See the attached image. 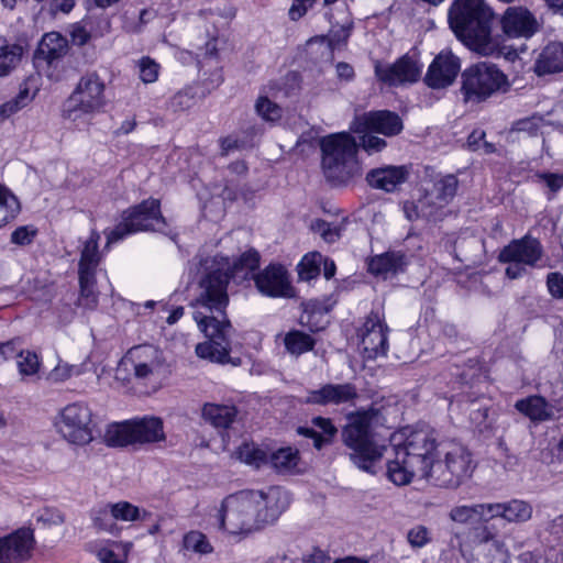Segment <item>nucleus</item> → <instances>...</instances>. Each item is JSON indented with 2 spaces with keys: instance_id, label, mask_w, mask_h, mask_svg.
<instances>
[{
  "instance_id": "1",
  "label": "nucleus",
  "mask_w": 563,
  "mask_h": 563,
  "mask_svg": "<svg viewBox=\"0 0 563 563\" xmlns=\"http://www.w3.org/2000/svg\"><path fill=\"white\" fill-rule=\"evenodd\" d=\"M200 277L195 288L191 307L196 310L194 319L198 328L209 339L199 343L196 353L212 362L239 365L231 360L229 334L232 325L225 316L229 305L228 286L230 282V260L222 255L207 256L200 262Z\"/></svg>"
},
{
  "instance_id": "2",
  "label": "nucleus",
  "mask_w": 563,
  "mask_h": 563,
  "mask_svg": "<svg viewBox=\"0 0 563 563\" xmlns=\"http://www.w3.org/2000/svg\"><path fill=\"white\" fill-rule=\"evenodd\" d=\"M289 504V493L277 486L266 492L241 490L222 501L219 527L232 534H247L274 522Z\"/></svg>"
},
{
  "instance_id": "3",
  "label": "nucleus",
  "mask_w": 563,
  "mask_h": 563,
  "mask_svg": "<svg viewBox=\"0 0 563 563\" xmlns=\"http://www.w3.org/2000/svg\"><path fill=\"white\" fill-rule=\"evenodd\" d=\"M494 20L495 14L484 0H455L449 10V23L456 37L484 56L505 54L500 36L492 34Z\"/></svg>"
},
{
  "instance_id": "4",
  "label": "nucleus",
  "mask_w": 563,
  "mask_h": 563,
  "mask_svg": "<svg viewBox=\"0 0 563 563\" xmlns=\"http://www.w3.org/2000/svg\"><path fill=\"white\" fill-rule=\"evenodd\" d=\"M346 418L347 423L343 427L341 437L350 450L351 462L364 472L376 474V465L387 449L376 432V427L382 423L379 409H361L349 413Z\"/></svg>"
},
{
  "instance_id": "5",
  "label": "nucleus",
  "mask_w": 563,
  "mask_h": 563,
  "mask_svg": "<svg viewBox=\"0 0 563 563\" xmlns=\"http://www.w3.org/2000/svg\"><path fill=\"white\" fill-rule=\"evenodd\" d=\"M358 144L349 133H338L321 141L322 169L328 181L347 185L362 175L356 157Z\"/></svg>"
},
{
  "instance_id": "6",
  "label": "nucleus",
  "mask_w": 563,
  "mask_h": 563,
  "mask_svg": "<svg viewBox=\"0 0 563 563\" xmlns=\"http://www.w3.org/2000/svg\"><path fill=\"white\" fill-rule=\"evenodd\" d=\"M107 104L106 84L97 73L80 77L63 104V118L77 124H89Z\"/></svg>"
},
{
  "instance_id": "7",
  "label": "nucleus",
  "mask_w": 563,
  "mask_h": 563,
  "mask_svg": "<svg viewBox=\"0 0 563 563\" xmlns=\"http://www.w3.org/2000/svg\"><path fill=\"white\" fill-rule=\"evenodd\" d=\"M166 220L161 212L157 199H147L122 213L121 222L112 230L106 231L107 247L123 240L125 236L141 231H157L168 234L165 230Z\"/></svg>"
},
{
  "instance_id": "8",
  "label": "nucleus",
  "mask_w": 563,
  "mask_h": 563,
  "mask_svg": "<svg viewBox=\"0 0 563 563\" xmlns=\"http://www.w3.org/2000/svg\"><path fill=\"white\" fill-rule=\"evenodd\" d=\"M104 440L111 446L161 442L165 440L164 423L154 416L113 423L108 427Z\"/></svg>"
},
{
  "instance_id": "9",
  "label": "nucleus",
  "mask_w": 563,
  "mask_h": 563,
  "mask_svg": "<svg viewBox=\"0 0 563 563\" xmlns=\"http://www.w3.org/2000/svg\"><path fill=\"white\" fill-rule=\"evenodd\" d=\"M164 357L153 345H139L130 349L115 368V379L130 382L132 377L141 382L155 380L162 373Z\"/></svg>"
},
{
  "instance_id": "10",
  "label": "nucleus",
  "mask_w": 563,
  "mask_h": 563,
  "mask_svg": "<svg viewBox=\"0 0 563 563\" xmlns=\"http://www.w3.org/2000/svg\"><path fill=\"white\" fill-rule=\"evenodd\" d=\"M92 411L85 402L65 406L56 420L57 432L69 444L84 446L93 440Z\"/></svg>"
},
{
  "instance_id": "11",
  "label": "nucleus",
  "mask_w": 563,
  "mask_h": 563,
  "mask_svg": "<svg viewBox=\"0 0 563 563\" xmlns=\"http://www.w3.org/2000/svg\"><path fill=\"white\" fill-rule=\"evenodd\" d=\"M462 90L467 101H482L492 95L506 90V75L495 65L478 63L467 68L463 75Z\"/></svg>"
},
{
  "instance_id": "12",
  "label": "nucleus",
  "mask_w": 563,
  "mask_h": 563,
  "mask_svg": "<svg viewBox=\"0 0 563 563\" xmlns=\"http://www.w3.org/2000/svg\"><path fill=\"white\" fill-rule=\"evenodd\" d=\"M428 176L421 183L418 207L426 219H437L439 211L454 198L459 180L451 174Z\"/></svg>"
},
{
  "instance_id": "13",
  "label": "nucleus",
  "mask_w": 563,
  "mask_h": 563,
  "mask_svg": "<svg viewBox=\"0 0 563 563\" xmlns=\"http://www.w3.org/2000/svg\"><path fill=\"white\" fill-rule=\"evenodd\" d=\"M387 332L388 328L380 313L378 311H372L358 332L361 338L360 347L365 358L374 360L387 353Z\"/></svg>"
},
{
  "instance_id": "14",
  "label": "nucleus",
  "mask_w": 563,
  "mask_h": 563,
  "mask_svg": "<svg viewBox=\"0 0 563 563\" xmlns=\"http://www.w3.org/2000/svg\"><path fill=\"white\" fill-rule=\"evenodd\" d=\"M253 277L257 290L264 296L273 298H290L294 296L288 273L282 265H268Z\"/></svg>"
},
{
  "instance_id": "15",
  "label": "nucleus",
  "mask_w": 563,
  "mask_h": 563,
  "mask_svg": "<svg viewBox=\"0 0 563 563\" xmlns=\"http://www.w3.org/2000/svg\"><path fill=\"white\" fill-rule=\"evenodd\" d=\"M461 70L460 58L451 51H441L430 64L424 82L433 89L452 85Z\"/></svg>"
},
{
  "instance_id": "16",
  "label": "nucleus",
  "mask_w": 563,
  "mask_h": 563,
  "mask_svg": "<svg viewBox=\"0 0 563 563\" xmlns=\"http://www.w3.org/2000/svg\"><path fill=\"white\" fill-rule=\"evenodd\" d=\"M421 69V65L408 55L400 57L394 64L376 63L375 65L377 78L390 86L416 82L420 78Z\"/></svg>"
},
{
  "instance_id": "17",
  "label": "nucleus",
  "mask_w": 563,
  "mask_h": 563,
  "mask_svg": "<svg viewBox=\"0 0 563 563\" xmlns=\"http://www.w3.org/2000/svg\"><path fill=\"white\" fill-rule=\"evenodd\" d=\"M357 398V388L351 383L325 384L318 389L309 390L305 402L319 406H340L352 405Z\"/></svg>"
},
{
  "instance_id": "18",
  "label": "nucleus",
  "mask_w": 563,
  "mask_h": 563,
  "mask_svg": "<svg viewBox=\"0 0 563 563\" xmlns=\"http://www.w3.org/2000/svg\"><path fill=\"white\" fill-rule=\"evenodd\" d=\"M34 534L29 528H21L0 539V563H21L31 556Z\"/></svg>"
},
{
  "instance_id": "19",
  "label": "nucleus",
  "mask_w": 563,
  "mask_h": 563,
  "mask_svg": "<svg viewBox=\"0 0 563 563\" xmlns=\"http://www.w3.org/2000/svg\"><path fill=\"white\" fill-rule=\"evenodd\" d=\"M503 32L512 38H529L539 30L536 16L523 7H509L500 18Z\"/></svg>"
},
{
  "instance_id": "20",
  "label": "nucleus",
  "mask_w": 563,
  "mask_h": 563,
  "mask_svg": "<svg viewBox=\"0 0 563 563\" xmlns=\"http://www.w3.org/2000/svg\"><path fill=\"white\" fill-rule=\"evenodd\" d=\"M400 117L388 110L371 111L358 117L354 132L369 131L385 136H394L402 131Z\"/></svg>"
},
{
  "instance_id": "21",
  "label": "nucleus",
  "mask_w": 563,
  "mask_h": 563,
  "mask_svg": "<svg viewBox=\"0 0 563 563\" xmlns=\"http://www.w3.org/2000/svg\"><path fill=\"white\" fill-rule=\"evenodd\" d=\"M542 256V246L533 238L525 236L514 240L505 246L498 256L500 262H520L528 266H534Z\"/></svg>"
},
{
  "instance_id": "22",
  "label": "nucleus",
  "mask_w": 563,
  "mask_h": 563,
  "mask_svg": "<svg viewBox=\"0 0 563 563\" xmlns=\"http://www.w3.org/2000/svg\"><path fill=\"white\" fill-rule=\"evenodd\" d=\"M488 511L490 520L494 518H503L508 522L522 523L531 519L532 506L521 499H511L505 503H489Z\"/></svg>"
},
{
  "instance_id": "23",
  "label": "nucleus",
  "mask_w": 563,
  "mask_h": 563,
  "mask_svg": "<svg viewBox=\"0 0 563 563\" xmlns=\"http://www.w3.org/2000/svg\"><path fill=\"white\" fill-rule=\"evenodd\" d=\"M515 408L533 423L550 421L555 417L554 407L538 395L517 400Z\"/></svg>"
},
{
  "instance_id": "24",
  "label": "nucleus",
  "mask_w": 563,
  "mask_h": 563,
  "mask_svg": "<svg viewBox=\"0 0 563 563\" xmlns=\"http://www.w3.org/2000/svg\"><path fill=\"white\" fill-rule=\"evenodd\" d=\"M445 457L451 468L449 478L459 487L474 470L471 453L464 446L453 445L445 452Z\"/></svg>"
},
{
  "instance_id": "25",
  "label": "nucleus",
  "mask_w": 563,
  "mask_h": 563,
  "mask_svg": "<svg viewBox=\"0 0 563 563\" xmlns=\"http://www.w3.org/2000/svg\"><path fill=\"white\" fill-rule=\"evenodd\" d=\"M407 177L408 170L405 166H386L371 170L366 180L373 188L394 191Z\"/></svg>"
},
{
  "instance_id": "26",
  "label": "nucleus",
  "mask_w": 563,
  "mask_h": 563,
  "mask_svg": "<svg viewBox=\"0 0 563 563\" xmlns=\"http://www.w3.org/2000/svg\"><path fill=\"white\" fill-rule=\"evenodd\" d=\"M533 68L538 76L563 71V43L551 42L545 45L538 55Z\"/></svg>"
},
{
  "instance_id": "27",
  "label": "nucleus",
  "mask_w": 563,
  "mask_h": 563,
  "mask_svg": "<svg viewBox=\"0 0 563 563\" xmlns=\"http://www.w3.org/2000/svg\"><path fill=\"white\" fill-rule=\"evenodd\" d=\"M400 451L410 452L422 455L438 456V443L435 434L430 429H420L412 431L406 439L402 445H399Z\"/></svg>"
},
{
  "instance_id": "28",
  "label": "nucleus",
  "mask_w": 563,
  "mask_h": 563,
  "mask_svg": "<svg viewBox=\"0 0 563 563\" xmlns=\"http://www.w3.org/2000/svg\"><path fill=\"white\" fill-rule=\"evenodd\" d=\"M99 240L100 234L92 230L89 238L84 242L80 250L78 275L96 276L97 268L101 262Z\"/></svg>"
},
{
  "instance_id": "29",
  "label": "nucleus",
  "mask_w": 563,
  "mask_h": 563,
  "mask_svg": "<svg viewBox=\"0 0 563 563\" xmlns=\"http://www.w3.org/2000/svg\"><path fill=\"white\" fill-rule=\"evenodd\" d=\"M405 265L406 257L401 252H386L369 261L368 271L376 276L387 277L401 271Z\"/></svg>"
},
{
  "instance_id": "30",
  "label": "nucleus",
  "mask_w": 563,
  "mask_h": 563,
  "mask_svg": "<svg viewBox=\"0 0 563 563\" xmlns=\"http://www.w3.org/2000/svg\"><path fill=\"white\" fill-rule=\"evenodd\" d=\"M487 507H489V503L454 506L449 512V518L460 525L476 521L487 522L490 520V514Z\"/></svg>"
},
{
  "instance_id": "31",
  "label": "nucleus",
  "mask_w": 563,
  "mask_h": 563,
  "mask_svg": "<svg viewBox=\"0 0 563 563\" xmlns=\"http://www.w3.org/2000/svg\"><path fill=\"white\" fill-rule=\"evenodd\" d=\"M238 410L232 405L208 402L202 407V418L216 428H229L236 417Z\"/></svg>"
},
{
  "instance_id": "32",
  "label": "nucleus",
  "mask_w": 563,
  "mask_h": 563,
  "mask_svg": "<svg viewBox=\"0 0 563 563\" xmlns=\"http://www.w3.org/2000/svg\"><path fill=\"white\" fill-rule=\"evenodd\" d=\"M68 51L67 40L58 32L46 33L38 47L40 54L52 64L54 60L66 55Z\"/></svg>"
},
{
  "instance_id": "33",
  "label": "nucleus",
  "mask_w": 563,
  "mask_h": 563,
  "mask_svg": "<svg viewBox=\"0 0 563 563\" xmlns=\"http://www.w3.org/2000/svg\"><path fill=\"white\" fill-rule=\"evenodd\" d=\"M387 477L397 486H404L411 483L416 477L409 462L406 457H401L400 450L396 448L395 459L387 463Z\"/></svg>"
},
{
  "instance_id": "34",
  "label": "nucleus",
  "mask_w": 563,
  "mask_h": 563,
  "mask_svg": "<svg viewBox=\"0 0 563 563\" xmlns=\"http://www.w3.org/2000/svg\"><path fill=\"white\" fill-rule=\"evenodd\" d=\"M79 296L77 306L85 310H95L99 302V292L96 289V276L78 275Z\"/></svg>"
},
{
  "instance_id": "35",
  "label": "nucleus",
  "mask_w": 563,
  "mask_h": 563,
  "mask_svg": "<svg viewBox=\"0 0 563 563\" xmlns=\"http://www.w3.org/2000/svg\"><path fill=\"white\" fill-rule=\"evenodd\" d=\"M260 265V254L255 250H250L243 253L233 263L230 262V279H245L252 274Z\"/></svg>"
},
{
  "instance_id": "36",
  "label": "nucleus",
  "mask_w": 563,
  "mask_h": 563,
  "mask_svg": "<svg viewBox=\"0 0 563 563\" xmlns=\"http://www.w3.org/2000/svg\"><path fill=\"white\" fill-rule=\"evenodd\" d=\"M20 212L18 198L0 185V228L13 220Z\"/></svg>"
},
{
  "instance_id": "37",
  "label": "nucleus",
  "mask_w": 563,
  "mask_h": 563,
  "mask_svg": "<svg viewBox=\"0 0 563 563\" xmlns=\"http://www.w3.org/2000/svg\"><path fill=\"white\" fill-rule=\"evenodd\" d=\"M450 472V463H448L445 456L443 460L434 459L426 479L433 483L437 486L456 488L455 481H451L449 478L451 474Z\"/></svg>"
},
{
  "instance_id": "38",
  "label": "nucleus",
  "mask_w": 563,
  "mask_h": 563,
  "mask_svg": "<svg viewBox=\"0 0 563 563\" xmlns=\"http://www.w3.org/2000/svg\"><path fill=\"white\" fill-rule=\"evenodd\" d=\"M298 451L291 448H282L268 455V461L278 472H288L297 466Z\"/></svg>"
},
{
  "instance_id": "39",
  "label": "nucleus",
  "mask_w": 563,
  "mask_h": 563,
  "mask_svg": "<svg viewBox=\"0 0 563 563\" xmlns=\"http://www.w3.org/2000/svg\"><path fill=\"white\" fill-rule=\"evenodd\" d=\"M22 55V47L8 45L5 40L0 37V77L7 76L18 65Z\"/></svg>"
},
{
  "instance_id": "40",
  "label": "nucleus",
  "mask_w": 563,
  "mask_h": 563,
  "mask_svg": "<svg viewBox=\"0 0 563 563\" xmlns=\"http://www.w3.org/2000/svg\"><path fill=\"white\" fill-rule=\"evenodd\" d=\"M285 346L294 355H300L313 349L314 340L300 331H291L285 336Z\"/></svg>"
},
{
  "instance_id": "41",
  "label": "nucleus",
  "mask_w": 563,
  "mask_h": 563,
  "mask_svg": "<svg viewBox=\"0 0 563 563\" xmlns=\"http://www.w3.org/2000/svg\"><path fill=\"white\" fill-rule=\"evenodd\" d=\"M93 526L101 531L115 533L119 528L110 504L96 508L91 512Z\"/></svg>"
},
{
  "instance_id": "42",
  "label": "nucleus",
  "mask_w": 563,
  "mask_h": 563,
  "mask_svg": "<svg viewBox=\"0 0 563 563\" xmlns=\"http://www.w3.org/2000/svg\"><path fill=\"white\" fill-rule=\"evenodd\" d=\"M401 457H406L409 462V467L413 471L416 477L426 479L428 473L430 472V466L433 463L435 456L431 455H420L415 453L412 455L410 452L400 451Z\"/></svg>"
},
{
  "instance_id": "43",
  "label": "nucleus",
  "mask_w": 563,
  "mask_h": 563,
  "mask_svg": "<svg viewBox=\"0 0 563 563\" xmlns=\"http://www.w3.org/2000/svg\"><path fill=\"white\" fill-rule=\"evenodd\" d=\"M239 459L256 468L267 463L268 454L266 451L255 446L254 444H243L238 451Z\"/></svg>"
},
{
  "instance_id": "44",
  "label": "nucleus",
  "mask_w": 563,
  "mask_h": 563,
  "mask_svg": "<svg viewBox=\"0 0 563 563\" xmlns=\"http://www.w3.org/2000/svg\"><path fill=\"white\" fill-rule=\"evenodd\" d=\"M40 367L38 356L34 352L23 350L19 352L18 368L23 379L34 377L38 373Z\"/></svg>"
},
{
  "instance_id": "45",
  "label": "nucleus",
  "mask_w": 563,
  "mask_h": 563,
  "mask_svg": "<svg viewBox=\"0 0 563 563\" xmlns=\"http://www.w3.org/2000/svg\"><path fill=\"white\" fill-rule=\"evenodd\" d=\"M27 88L22 89L13 99L0 106V122L9 119L11 115L23 109L31 101Z\"/></svg>"
},
{
  "instance_id": "46",
  "label": "nucleus",
  "mask_w": 563,
  "mask_h": 563,
  "mask_svg": "<svg viewBox=\"0 0 563 563\" xmlns=\"http://www.w3.org/2000/svg\"><path fill=\"white\" fill-rule=\"evenodd\" d=\"M322 261L323 257L318 252L305 255L299 263V277L303 280H310L318 276Z\"/></svg>"
},
{
  "instance_id": "47",
  "label": "nucleus",
  "mask_w": 563,
  "mask_h": 563,
  "mask_svg": "<svg viewBox=\"0 0 563 563\" xmlns=\"http://www.w3.org/2000/svg\"><path fill=\"white\" fill-rule=\"evenodd\" d=\"M311 229L318 233L327 243H334L341 236L343 224L329 223L324 220H316L311 223Z\"/></svg>"
},
{
  "instance_id": "48",
  "label": "nucleus",
  "mask_w": 563,
  "mask_h": 563,
  "mask_svg": "<svg viewBox=\"0 0 563 563\" xmlns=\"http://www.w3.org/2000/svg\"><path fill=\"white\" fill-rule=\"evenodd\" d=\"M115 521H135L142 519V511L139 507L132 505L129 501H119L110 504ZM146 512L143 510V515Z\"/></svg>"
},
{
  "instance_id": "49",
  "label": "nucleus",
  "mask_w": 563,
  "mask_h": 563,
  "mask_svg": "<svg viewBox=\"0 0 563 563\" xmlns=\"http://www.w3.org/2000/svg\"><path fill=\"white\" fill-rule=\"evenodd\" d=\"M184 545L187 550L201 554H207L212 551V547L206 536L199 531L188 532L184 538Z\"/></svg>"
},
{
  "instance_id": "50",
  "label": "nucleus",
  "mask_w": 563,
  "mask_h": 563,
  "mask_svg": "<svg viewBox=\"0 0 563 563\" xmlns=\"http://www.w3.org/2000/svg\"><path fill=\"white\" fill-rule=\"evenodd\" d=\"M255 110L266 121H276L282 117L280 107L267 97H260L257 99Z\"/></svg>"
},
{
  "instance_id": "51",
  "label": "nucleus",
  "mask_w": 563,
  "mask_h": 563,
  "mask_svg": "<svg viewBox=\"0 0 563 563\" xmlns=\"http://www.w3.org/2000/svg\"><path fill=\"white\" fill-rule=\"evenodd\" d=\"M37 229L32 225H21L18 227L10 236V242L18 246H26L33 243L34 239L37 235Z\"/></svg>"
},
{
  "instance_id": "52",
  "label": "nucleus",
  "mask_w": 563,
  "mask_h": 563,
  "mask_svg": "<svg viewBox=\"0 0 563 563\" xmlns=\"http://www.w3.org/2000/svg\"><path fill=\"white\" fill-rule=\"evenodd\" d=\"M327 16H328L330 23L340 26V31H339L338 35L333 34V35H331V37L329 40V45L331 47H333L335 45H339L341 42L346 41V38L350 35V29L352 26V21L350 20V16L347 14L342 21L336 20L332 13H327Z\"/></svg>"
},
{
  "instance_id": "53",
  "label": "nucleus",
  "mask_w": 563,
  "mask_h": 563,
  "mask_svg": "<svg viewBox=\"0 0 563 563\" xmlns=\"http://www.w3.org/2000/svg\"><path fill=\"white\" fill-rule=\"evenodd\" d=\"M140 78L145 84H152L157 80L159 65L150 57H143L139 62Z\"/></svg>"
},
{
  "instance_id": "54",
  "label": "nucleus",
  "mask_w": 563,
  "mask_h": 563,
  "mask_svg": "<svg viewBox=\"0 0 563 563\" xmlns=\"http://www.w3.org/2000/svg\"><path fill=\"white\" fill-rule=\"evenodd\" d=\"M407 540L411 548L421 549L431 541V534L427 527L419 525L408 531Z\"/></svg>"
},
{
  "instance_id": "55",
  "label": "nucleus",
  "mask_w": 563,
  "mask_h": 563,
  "mask_svg": "<svg viewBox=\"0 0 563 563\" xmlns=\"http://www.w3.org/2000/svg\"><path fill=\"white\" fill-rule=\"evenodd\" d=\"M360 133H363L361 136L360 145L368 154L378 153L383 151L387 145L386 141L374 135V132L361 131Z\"/></svg>"
},
{
  "instance_id": "56",
  "label": "nucleus",
  "mask_w": 563,
  "mask_h": 563,
  "mask_svg": "<svg viewBox=\"0 0 563 563\" xmlns=\"http://www.w3.org/2000/svg\"><path fill=\"white\" fill-rule=\"evenodd\" d=\"M91 24L90 20H84L80 23H75L70 27V37L71 42L75 45L82 46L85 45L91 37V31L89 25Z\"/></svg>"
},
{
  "instance_id": "57",
  "label": "nucleus",
  "mask_w": 563,
  "mask_h": 563,
  "mask_svg": "<svg viewBox=\"0 0 563 563\" xmlns=\"http://www.w3.org/2000/svg\"><path fill=\"white\" fill-rule=\"evenodd\" d=\"M542 125L541 117H531L518 120L512 125L514 132H525L529 136H536Z\"/></svg>"
},
{
  "instance_id": "58",
  "label": "nucleus",
  "mask_w": 563,
  "mask_h": 563,
  "mask_svg": "<svg viewBox=\"0 0 563 563\" xmlns=\"http://www.w3.org/2000/svg\"><path fill=\"white\" fill-rule=\"evenodd\" d=\"M155 18V12L153 10L143 9L140 11L137 16V22L130 21V18L126 16V21L124 27L126 31L132 33H139L143 29V26L151 20Z\"/></svg>"
},
{
  "instance_id": "59",
  "label": "nucleus",
  "mask_w": 563,
  "mask_h": 563,
  "mask_svg": "<svg viewBox=\"0 0 563 563\" xmlns=\"http://www.w3.org/2000/svg\"><path fill=\"white\" fill-rule=\"evenodd\" d=\"M313 427L320 429L322 431V437H325V439H329V443H331L332 439L338 433V429L332 423L331 419L323 418V417H314L311 420Z\"/></svg>"
},
{
  "instance_id": "60",
  "label": "nucleus",
  "mask_w": 563,
  "mask_h": 563,
  "mask_svg": "<svg viewBox=\"0 0 563 563\" xmlns=\"http://www.w3.org/2000/svg\"><path fill=\"white\" fill-rule=\"evenodd\" d=\"M547 285L550 294L555 298H563V275L560 273H550L547 278Z\"/></svg>"
},
{
  "instance_id": "61",
  "label": "nucleus",
  "mask_w": 563,
  "mask_h": 563,
  "mask_svg": "<svg viewBox=\"0 0 563 563\" xmlns=\"http://www.w3.org/2000/svg\"><path fill=\"white\" fill-rule=\"evenodd\" d=\"M172 106L180 111L189 109L194 106V97L187 91H179L173 97Z\"/></svg>"
},
{
  "instance_id": "62",
  "label": "nucleus",
  "mask_w": 563,
  "mask_h": 563,
  "mask_svg": "<svg viewBox=\"0 0 563 563\" xmlns=\"http://www.w3.org/2000/svg\"><path fill=\"white\" fill-rule=\"evenodd\" d=\"M74 367L69 364H58L48 375V378L54 383H59L68 379L73 375Z\"/></svg>"
},
{
  "instance_id": "63",
  "label": "nucleus",
  "mask_w": 563,
  "mask_h": 563,
  "mask_svg": "<svg viewBox=\"0 0 563 563\" xmlns=\"http://www.w3.org/2000/svg\"><path fill=\"white\" fill-rule=\"evenodd\" d=\"M313 2L310 0H294L292 5L289 9V18L292 21L299 20L301 16L306 14L309 8H311Z\"/></svg>"
},
{
  "instance_id": "64",
  "label": "nucleus",
  "mask_w": 563,
  "mask_h": 563,
  "mask_svg": "<svg viewBox=\"0 0 563 563\" xmlns=\"http://www.w3.org/2000/svg\"><path fill=\"white\" fill-rule=\"evenodd\" d=\"M538 177L547 184L552 192H556L563 187V174L543 173Z\"/></svg>"
}]
</instances>
